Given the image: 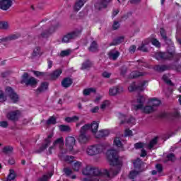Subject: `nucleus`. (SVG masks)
<instances>
[{
    "label": "nucleus",
    "mask_w": 181,
    "mask_h": 181,
    "mask_svg": "<svg viewBox=\"0 0 181 181\" xmlns=\"http://www.w3.org/2000/svg\"><path fill=\"white\" fill-rule=\"evenodd\" d=\"M103 149H104V148L101 145L89 146L86 148V153L89 156H94L98 155V153H101Z\"/></svg>",
    "instance_id": "39448f33"
},
{
    "label": "nucleus",
    "mask_w": 181,
    "mask_h": 181,
    "mask_svg": "<svg viewBox=\"0 0 181 181\" xmlns=\"http://www.w3.org/2000/svg\"><path fill=\"white\" fill-rule=\"evenodd\" d=\"M145 146H146V144L142 142L136 143L134 144L135 149H142V148H145Z\"/></svg>",
    "instance_id": "603ef678"
},
{
    "label": "nucleus",
    "mask_w": 181,
    "mask_h": 181,
    "mask_svg": "<svg viewBox=\"0 0 181 181\" xmlns=\"http://www.w3.org/2000/svg\"><path fill=\"white\" fill-rule=\"evenodd\" d=\"M40 56H42V51L40 50V47H35L32 53V57L35 58V57H38Z\"/></svg>",
    "instance_id": "72a5a7b5"
},
{
    "label": "nucleus",
    "mask_w": 181,
    "mask_h": 181,
    "mask_svg": "<svg viewBox=\"0 0 181 181\" xmlns=\"http://www.w3.org/2000/svg\"><path fill=\"white\" fill-rule=\"evenodd\" d=\"M107 156L112 168L110 170H105L103 173L107 176V177H114V176H117V175H118L119 172H121L122 160L118 158V152L116 150H108Z\"/></svg>",
    "instance_id": "f257e3e1"
},
{
    "label": "nucleus",
    "mask_w": 181,
    "mask_h": 181,
    "mask_svg": "<svg viewBox=\"0 0 181 181\" xmlns=\"http://www.w3.org/2000/svg\"><path fill=\"white\" fill-rule=\"evenodd\" d=\"M80 35H81V31L80 30L73 31L64 35L62 37V42L63 43H69L71 40H73V39H76V37H78Z\"/></svg>",
    "instance_id": "0eeeda50"
},
{
    "label": "nucleus",
    "mask_w": 181,
    "mask_h": 181,
    "mask_svg": "<svg viewBox=\"0 0 181 181\" xmlns=\"http://www.w3.org/2000/svg\"><path fill=\"white\" fill-rule=\"evenodd\" d=\"M91 129V124H86L81 127L80 134H87V131Z\"/></svg>",
    "instance_id": "f704fd0d"
},
{
    "label": "nucleus",
    "mask_w": 181,
    "mask_h": 181,
    "mask_svg": "<svg viewBox=\"0 0 181 181\" xmlns=\"http://www.w3.org/2000/svg\"><path fill=\"white\" fill-rule=\"evenodd\" d=\"M64 172L66 176H70L73 173V170H70V168H64Z\"/></svg>",
    "instance_id": "69168bd1"
},
{
    "label": "nucleus",
    "mask_w": 181,
    "mask_h": 181,
    "mask_svg": "<svg viewBox=\"0 0 181 181\" xmlns=\"http://www.w3.org/2000/svg\"><path fill=\"white\" fill-rule=\"evenodd\" d=\"M148 104L151 107H154V108L156 110V107L160 105V100H158L157 98H150L148 99Z\"/></svg>",
    "instance_id": "bb28decb"
},
{
    "label": "nucleus",
    "mask_w": 181,
    "mask_h": 181,
    "mask_svg": "<svg viewBox=\"0 0 181 181\" xmlns=\"http://www.w3.org/2000/svg\"><path fill=\"white\" fill-rule=\"evenodd\" d=\"M110 132L108 130H100L95 134V138H104V136H108Z\"/></svg>",
    "instance_id": "cd10ccee"
},
{
    "label": "nucleus",
    "mask_w": 181,
    "mask_h": 181,
    "mask_svg": "<svg viewBox=\"0 0 181 181\" xmlns=\"http://www.w3.org/2000/svg\"><path fill=\"white\" fill-rule=\"evenodd\" d=\"M86 2H87V0H76L73 6L74 12H78L84 6Z\"/></svg>",
    "instance_id": "f3484780"
},
{
    "label": "nucleus",
    "mask_w": 181,
    "mask_h": 181,
    "mask_svg": "<svg viewBox=\"0 0 181 181\" xmlns=\"http://www.w3.org/2000/svg\"><path fill=\"white\" fill-rule=\"evenodd\" d=\"M113 144L120 151H124V144H122V140L121 139V137H115Z\"/></svg>",
    "instance_id": "a878e982"
},
{
    "label": "nucleus",
    "mask_w": 181,
    "mask_h": 181,
    "mask_svg": "<svg viewBox=\"0 0 181 181\" xmlns=\"http://www.w3.org/2000/svg\"><path fill=\"white\" fill-rule=\"evenodd\" d=\"M119 119H120V124H135V119L133 117H131L128 120H127V117L124 115L119 114Z\"/></svg>",
    "instance_id": "dca6fc26"
},
{
    "label": "nucleus",
    "mask_w": 181,
    "mask_h": 181,
    "mask_svg": "<svg viewBox=\"0 0 181 181\" xmlns=\"http://www.w3.org/2000/svg\"><path fill=\"white\" fill-rule=\"evenodd\" d=\"M67 152H71V151L67 150L66 147V148H63V147H62L59 148V153L58 156L61 158H63V156H64V155H66V153H67Z\"/></svg>",
    "instance_id": "c03bdc74"
},
{
    "label": "nucleus",
    "mask_w": 181,
    "mask_h": 181,
    "mask_svg": "<svg viewBox=\"0 0 181 181\" xmlns=\"http://www.w3.org/2000/svg\"><path fill=\"white\" fill-rule=\"evenodd\" d=\"M52 138H53V133L49 134L47 137L44 140L42 146L40 147L39 149L36 150V153H42L44 151H46L50 144H52Z\"/></svg>",
    "instance_id": "423d86ee"
},
{
    "label": "nucleus",
    "mask_w": 181,
    "mask_h": 181,
    "mask_svg": "<svg viewBox=\"0 0 181 181\" xmlns=\"http://www.w3.org/2000/svg\"><path fill=\"white\" fill-rule=\"evenodd\" d=\"M137 103L138 105H134L132 107V109L135 110L136 111H138V110L142 108L144 104H145V97L139 96L137 98Z\"/></svg>",
    "instance_id": "2eb2a0df"
},
{
    "label": "nucleus",
    "mask_w": 181,
    "mask_h": 181,
    "mask_svg": "<svg viewBox=\"0 0 181 181\" xmlns=\"http://www.w3.org/2000/svg\"><path fill=\"white\" fill-rule=\"evenodd\" d=\"M107 56L110 60H117L119 57V52L116 49H112L107 53Z\"/></svg>",
    "instance_id": "b1692460"
},
{
    "label": "nucleus",
    "mask_w": 181,
    "mask_h": 181,
    "mask_svg": "<svg viewBox=\"0 0 181 181\" xmlns=\"http://www.w3.org/2000/svg\"><path fill=\"white\" fill-rule=\"evenodd\" d=\"M132 136V131L129 130V129H127L124 131V136Z\"/></svg>",
    "instance_id": "338daca9"
},
{
    "label": "nucleus",
    "mask_w": 181,
    "mask_h": 181,
    "mask_svg": "<svg viewBox=\"0 0 181 181\" xmlns=\"http://www.w3.org/2000/svg\"><path fill=\"white\" fill-rule=\"evenodd\" d=\"M151 43L153 46H156V47H159L160 46V42L156 38L151 40Z\"/></svg>",
    "instance_id": "bf43d9fd"
},
{
    "label": "nucleus",
    "mask_w": 181,
    "mask_h": 181,
    "mask_svg": "<svg viewBox=\"0 0 181 181\" xmlns=\"http://www.w3.org/2000/svg\"><path fill=\"white\" fill-rule=\"evenodd\" d=\"M108 105H110V102H108V100H105L101 104L100 108L102 110H105V108H107V107H108Z\"/></svg>",
    "instance_id": "680f3d73"
},
{
    "label": "nucleus",
    "mask_w": 181,
    "mask_h": 181,
    "mask_svg": "<svg viewBox=\"0 0 181 181\" xmlns=\"http://www.w3.org/2000/svg\"><path fill=\"white\" fill-rule=\"evenodd\" d=\"M90 129L95 135L97 134V131H98V123L97 122H93L92 124H90Z\"/></svg>",
    "instance_id": "e433bc0d"
},
{
    "label": "nucleus",
    "mask_w": 181,
    "mask_h": 181,
    "mask_svg": "<svg viewBox=\"0 0 181 181\" xmlns=\"http://www.w3.org/2000/svg\"><path fill=\"white\" fill-rule=\"evenodd\" d=\"M146 72H139L138 71H133L130 74V78H136L137 77H144Z\"/></svg>",
    "instance_id": "c756f323"
},
{
    "label": "nucleus",
    "mask_w": 181,
    "mask_h": 181,
    "mask_svg": "<svg viewBox=\"0 0 181 181\" xmlns=\"http://www.w3.org/2000/svg\"><path fill=\"white\" fill-rule=\"evenodd\" d=\"M78 141L80 144H87L90 141V136L84 133H80Z\"/></svg>",
    "instance_id": "393cba45"
},
{
    "label": "nucleus",
    "mask_w": 181,
    "mask_h": 181,
    "mask_svg": "<svg viewBox=\"0 0 181 181\" xmlns=\"http://www.w3.org/2000/svg\"><path fill=\"white\" fill-rule=\"evenodd\" d=\"M136 63H138L137 69H141L142 66L146 67V66H148V64L142 60H139L136 62Z\"/></svg>",
    "instance_id": "4d7b16f0"
},
{
    "label": "nucleus",
    "mask_w": 181,
    "mask_h": 181,
    "mask_svg": "<svg viewBox=\"0 0 181 181\" xmlns=\"http://www.w3.org/2000/svg\"><path fill=\"white\" fill-rule=\"evenodd\" d=\"M6 101V96L2 90H0V103H5Z\"/></svg>",
    "instance_id": "13d9d810"
},
{
    "label": "nucleus",
    "mask_w": 181,
    "mask_h": 181,
    "mask_svg": "<svg viewBox=\"0 0 181 181\" xmlns=\"http://www.w3.org/2000/svg\"><path fill=\"white\" fill-rule=\"evenodd\" d=\"M33 73L36 77H45V78H47V76H49V73L47 72H40L38 71H33Z\"/></svg>",
    "instance_id": "c9c22d12"
},
{
    "label": "nucleus",
    "mask_w": 181,
    "mask_h": 181,
    "mask_svg": "<svg viewBox=\"0 0 181 181\" xmlns=\"http://www.w3.org/2000/svg\"><path fill=\"white\" fill-rule=\"evenodd\" d=\"M91 93H95V89L93 88H90L88 89H85L83 90V95H90V94H91Z\"/></svg>",
    "instance_id": "3c124183"
},
{
    "label": "nucleus",
    "mask_w": 181,
    "mask_h": 181,
    "mask_svg": "<svg viewBox=\"0 0 181 181\" xmlns=\"http://www.w3.org/2000/svg\"><path fill=\"white\" fill-rule=\"evenodd\" d=\"M82 173L85 176H90L89 178H83L82 181H100L101 171L97 168L86 165L83 168Z\"/></svg>",
    "instance_id": "f03ea898"
},
{
    "label": "nucleus",
    "mask_w": 181,
    "mask_h": 181,
    "mask_svg": "<svg viewBox=\"0 0 181 181\" xmlns=\"http://www.w3.org/2000/svg\"><path fill=\"white\" fill-rule=\"evenodd\" d=\"M81 168V163L80 162H76L73 165V169L74 170H75V172H78Z\"/></svg>",
    "instance_id": "864d4df0"
},
{
    "label": "nucleus",
    "mask_w": 181,
    "mask_h": 181,
    "mask_svg": "<svg viewBox=\"0 0 181 181\" xmlns=\"http://www.w3.org/2000/svg\"><path fill=\"white\" fill-rule=\"evenodd\" d=\"M144 86H145V82L141 83V86H136L135 82H133L128 88L129 91L132 92L135 90H139L140 91L144 90Z\"/></svg>",
    "instance_id": "412c9836"
},
{
    "label": "nucleus",
    "mask_w": 181,
    "mask_h": 181,
    "mask_svg": "<svg viewBox=\"0 0 181 181\" xmlns=\"http://www.w3.org/2000/svg\"><path fill=\"white\" fill-rule=\"evenodd\" d=\"M78 119H79L78 117L74 116V117H66L65 119V121L66 122H76V121H78Z\"/></svg>",
    "instance_id": "de8ad7c7"
},
{
    "label": "nucleus",
    "mask_w": 181,
    "mask_h": 181,
    "mask_svg": "<svg viewBox=\"0 0 181 181\" xmlns=\"http://www.w3.org/2000/svg\"><path fill=\"white\" fill-rule=\"evenodd\" d=\"M124 42V37H119L109 44V46H117V45H120V43H122Z\"/></svg>",
    "instance_id": "2f4dec72"
},
{
    "label": "nucleus",
    "mask_w": 181,
    "mask_h": 181,
    "mask_svg": "<svg viewBox=\"0 0 181 181\" xmlns=\"http://www.w3.org/2000/svg\"><path fill=\"white\" fill-rule=\"evenodd\" d=\"M6 39V42H12V40H16V39H19L21 37V35L19 34H13L10 35L7 37H4Z\"/></svg>",
    "instance_id": "7c9ffc66"
},
{
    "label": "nucleus",
    "mask_w": 181,
    "mask_h": 181,
    "mask_svg": "<svg viewBox=\"0 0 181 181\" xmlns=\"http://www.w3.org/2000/svg\"><path fill=\"white\" fill-rule=\"evenodd\" d=\"M6 93L11 100L13 103H18L19 101V95L13 91V89L11 87H7L6 88Z\"/></svg>",
    "instance_id": "1a4fd4ad"
},
{
    "label": "nucleus",
    "mask_w": 181,
    "mask_h": 181,
    "mask_svg": "<svg viewBox=\"0 0 181 181\" xmlns=\"http://www.w3.org/2000/svg\"><path fill=\"white\" fill-rule=\"evenodd\" d=\"M0 29L8 30L9 29V23L7 21H0Z\"/></svg>",
    "instance_id": "79ce46f5"
},
{
    "label": "nucleus",
    "mask_w": 181,
    "mask_h": 181,
    "mask_svg": "<svg viewBox=\"0 0 181 181\" xmlns=\"http://www.w3.org/2000/svg\"><path fill=\"white\" fill-rule=\"evenodd\" d=\"M60 26V24L57 23L55 26H52L49 30H46L45 31L42 32L39 36V39H42L44 37H49V35L53 33L57 28Z\"/></svg>",
    "instance_id": "9d476101"
},
{
    "label": "nucleus",
    "mask_w": 181,
    "mask_h": 181,
    "mask_svg": "<svg viewBox=\"0 0 181 181\" xmlns=\"http://www.w3.org/2000/svg\"><path fill=\"white\" fill-rule=\"evenodd\" d=\"M93 66V63L90 62V60H86V62H83L82 66H81V70H86L87 69H90Z\"/></svg>",
    "instance_id": "4c0bfd02"
},
{
    "label": "nucleus",
    "mask_w": 181,
    "mask_h": 181,
    "mask_svg": "<svg viewBox=\"0 0 181 181\" xmlns=\"http://www.w3.org/2000/svg\"><path fill=\"white\" fill-rule=\"evenodd\" d=\"M133 165L136 169H140L144 165V162L141 160V159L137 158L136 160L133 162Z\"/></svg>",
    "instance_id": "ea45409f"
},
{
    "label": "nucleus",
    "mask_w": 181,
    "mask_h": 181,
    "mask_svg": "<svg viewBox=\"0 0 181 181\" xmlns=\"http://www.w3.org/2000/svg\"><path fill=\"white\" fill-rule=\"evenodd\" d=\"M59 129L62 132H70V131H71V128H70L68 125H64V124L60 125Z\"/></svg>",
    "instance_id": "49530a36"
},
{
    "label": "nucleus",
    "mask_w": 181,
    "mask_h": 181,
    "mask_svg": "<svg viewBox=\"0 0 181 181\" xmlns=\"http://www.w3.org/2000/svg\"><path fill=\"white\" fill-rule=\"evenodd\" d=\"M76 145V139L73 136H68L66 139L65 146L67 151H73V148Z\"/></svg>",
    "instance_id": "9b49d317"
},
{
    "label": "nucleus",
    "mask_w": 181,
    "mask_h": 181,
    "mask_svg": "<svg viewBox=\"0 0 181 181\" xmlns=\"http://www.w3.org/2000/svg\"><path fill=\"white\" fill-rule=\"evenodd\" d=\"M110 1L111 0H100L95 4V7L98 11H101V9L107 8V6H108V4H110Z\"/></svg>",
    "instance_id": "f8f14e48"
},
{
    "label": "nucleus",
    "mask_w": 181,
    "mask_h": 181,
    "mask_svg": "<svg viewBox=\"0 0 181 181\" xmlns=\"http://www.w3.org/2000/svg\"><path fill=\"white\" fill-rule=\"evenodd\" d=\"M124 91V88L118 86L112 87L109 89V95L115 97L117 94H120Z\"/></svg>",
    "instance_id": "a211bd4d"
},
{
    "label": "nucleus",
    "mask_w": 181,
    "mask_h": 181,
    "mask_svg": "<svg viewBox=\"0 0 181 181\" xmlns=\"http://www.w3.org/2000/svg\"><path fill=\"white\" fill-rule=\"evenodd\" d=\"M70 53H71L70 49L63 50L61 52L60 56L61 57H65V56H70Z\"/></svg>",
    "instance_id": "5fc2aeb1"
},
{
    "label": "nucleus",
    "mask_w": 181,
    "mask_h": 181,
    "mask_svg": "<svg viewBox=\"0 0 181 181\" xmlns=\"http://www.w3.org/2000/svg\"><path fill=\"white\" fill-rule=\"evenodd\" d=\"M62 73H63V71H62V69H57L52 73L48 74L47 77H49L51 80H57V78L60 77V74H62Z\"/></svg>",
    "instance_id": "4be33fe9"
},
{
    "label": "nucleus",
    "mask_w": 181,
    "mask_h": 181,
    "mask_svg": "<svg viewBox=\"0 0 181 181\" xmlns=\"http://www.w3.org/2000/svg\"><path fill=\"white\" fill-rule=\"evenodd\" d=\"M8 125H9V124L6 121L0 122V127H1V128H8Z\"/></svg>",
    "instance_id": "0e129e2a"
},
{
    "label": "nucleus",
    "mask_w": 181,
    "mask_h": 181,
    "mask_svg": "<svg viewBox=\"0 0 181 181\" xmlns=\"http://www.w3.org/2000/svg\"><path fill=\"white\" fill-rule=\"evenodd\" d=\"M47 125L54 124H56V118L54 117H51L47 121Z\"/></svg>",
    "instance_id": "052dcab7"
},
{
    "label": "nucleus",
    "mask_w": 181,
    "mask_h": 181,
    "mask_svg": "<svg viewBox=\"0 0 181 181\" xmlns=\"http://www.w3.org/2000/svg\"><path fill=\"white\" fill-rule=\"evenodd\" d=\"M12 6V0H0V9L8 11Z\"/></svg>",
    "instance_id": "ddd939ff"
},
{
    "label": "nucleus",
    "mask_w": 181,
    "mask_h": 181,
    "mask_svg": "<svg viewBox=\"0 0 181 181\" xmlns=\"http://www.w3.org/2000/svg\"><path fill=\"white\" fill-rule=\"evenodd\" d=\"M88 50L92 52H98V45H97V42L93 41L88 47Z\"/></svg>",
    "instance_id": "473e14b6"
},
{
    "label": "nucleus",
    "mask_w": 181,
    "mask_h": 181,
    "mask_svg": "<svg viewBox=\"0 0 181 181\" xmlns=\"http://www.w3.org/2000/svg\"><path fill=\"white\" fill-rule=\"evenodd\" d=\"M172 69V65L170 64H163V65H156L154 66V70L158 71L159 73H163V71H167L168 70Z\"/></svg>",
    "instance_id": "4468645a"
},
{
    "label": "nucleus",
    "mask_w": 181,
    "mask_h": 181,
    "mask_svg": "<svg viewBox=\"0 0 181 181\" xmlns=\"http://www.w3.org/2000/svg\"><path fill=\"white\" fill-rule=\"evenodd\" d=\"M16 177V173H15V170H10L8 175L7 177V180L11 181V180H15V178Z\"/></svg>",
    "instance_id": "a19ab883"
},
{
    "label": "nucleus",
    "mask_w": 181,
    "mask_h": 181,
    "mask_svg": "<svg viewBox=\"0 0 181 181\" xmlns=\"http://www.w3.org/2000/svg\"><path fill=\"white\" fill-rule=\"evenodd\" d=\"M73 84V80L70 78H65L62 81V87H64L65 88H68V87H70Z\"/></svg>",
    "instance_id": "c85d7f7f"
},
{
    "label": "nucleus",
    "mask_w": 181,
    "mask_h": 181,
    "mask_svg": "<svg viewBox=\"0 0 181 181\" xmlns=\"http://www.w3.org/2000/svg\"><path fill=\"white\" fill-rule=\"evenodd\" d=\"M52 175L53 174L44 175L42 177L39 178L37 181H48Z\"/></svg>",
    "instance_id": "09e8293b"
},
{
    "label": "nucleus",
    "mask_w": 181,
    "mask_h": 181,
    "mask_svg": "<svg viewBox=\"0 0 181 181\" xmlns=\"http://www.w3.org/2000/svg\"><path fill=\"white\" fill-rule=\"evenodd\" d=\"M57 146L59 148H63L64 146V140L63 139V137H60L59 139H57L52 144V146H51L48 149V153L49 155H52V150H54L57 148Z\"/></svg>",
    "instance_id": "6e6552de"
},
{
    "label": "nucleus",
    "mask_w": 181,
    "mask_h": 181,
    "mask_svg": "<svg viewBox=\"0 0 181 181\" xmlns=\"http://www.w3.org/2000/svg\"><path fill=\"white\" fill-rule=\"evenodd\" d=\"M3 152L6 155H11L13 152V147L11 146H7L3 148Z\"/></svg>",
    "instance_id": "58836bf2"
},
{
    "label": "nucleus",
    "mask_w": 181,
    "mask_h": 181,
    "mask_svg": "<svg viewBox=\"0 0 181 181\" xmlns=\"http://www.w3.org/2000/svg\"><path fill=\"white\" fill-rule=\"evenodd\" d=\"M160 33L163 39L165 40V42H166L167 40H168V42H171L170 40H168V37L166 36V33L165 32V29L160 28Z\"/></svg>",
    "instance_id": "8fccbe9b"
},
{
    "label": "nucleus",
    "mask_w": 181,
    "mask_h": 181,
    "mask_svg": "<svg viewBox=\"0 0 181 181\" xmlns=\"http://www.w3.org/2000/svg\"><path fill=\"white\" fill-rule=\"evenodd\" d=\"M21 84H25L27 87H36L37 86V79L33 76H30L29 74L24 73L21 76Z\"/></svg>",
    "instance_id": "7ed1b4c3"
},
{
    "label": "nucleus",
    "mask_w": 181,
    "mask_h": 181,
    "mask_svg": "<svg viewBox=\"0 0 181 181\" xmlns=\"http://www.w3.org/2000/svg\"><path fill=\"white\" fill-rule=\"evenodd\" d=\"M49 88V83L47 82H42L40 87L37 88L36 93L37 94H42V93H45Z\"/></svg>",
    "instance_id": "aec40b11"
},
{
    "label": "nucleus",
    "mask_w": 181,
    "mask_h": 181,
    "mask_svg": "<svg viewBox=\"0 0 181 181\" xmlns=\"http://www.w3.org/2000/svg\"><path fill=\"white\" fill-rule=\"evenodd\" d=\"M19 114L18 110L10 112L7 114V118L10 119V121H18V119H19Z\"/></svg>",
    "instance_id": "6ab92c4d"
},
{
    "label": "nucleus",
    "mask_w": 181,
    "mask_h": 181,
    "mask_svg": "<svg viewBox=\"0 0 181 181\" xmlns=\"http://www.w3.org/2000/svg\"><path fill=\"white\" fill-rule=\"evenodd\" d=\"M148 44V42H143L141 44V46H139L137 48V50H140L141 52H148V47L146 46Z\"/></svg>",
    "instance_id": "37998d69"
},
{
    "label": "nucleus",
    "mask_w": 181,
    "mask_h": 181,
    "mask_svg": "<svg viewBox=\"0 0 181 181\" xmlns=\"http://www.w3.org/2000/svg\"><path fill=\"white\" fill-rule=\"evenodd\" d=\"M158 144V138H154L153 139L150 143L148 144L147 148L148 149H152V148H153V146H156V144Z\"/></svg>",
    "instance_id": "a18cd8bd"
},
{
    "label": "nucleus",
    "mask_w": 181,
    "mask_h": 181,
    "mask_svg": "<svg viewBox=\"0 0 181 181\" xmlns=\"http://www.w3.org/2000/svg\"><path fill=\"white\" fill-rule=\"evenodd\" d=\"M137 175H138L137 171H132V172H130V173L129 175V179H134L135 176H136Z\"/></svg>",
    "instance_id": "e2e57ef3"
},
{
    "label": "nucleus",
    "mask_w": 181,
    "mask_h": 181,
    "mask_svg": "<svg viewBox=\"0 0 181 181\" xmlns=\"http://www.w3.org/2000/svg\"><path fill=\"white\" fill-rule=\"evenodd\" d=\"M163 80L166 83V84H168V86H173L172 81H170L166 75L163 76Z\"/></svg>",
    "instance_id": "6e6d98bb"
},
{
    "label": "nucleus",
    "mask_w": 181,
    "mask_h": 181,
    "mask_svg": "<svg viewBox=\"0 0 181 181\" xmlns=\"http://www.w3.org/2000/svg\"><path fill=\"white\" fill-rule=\"evenodd\" d=\"M175 57V47H171L170 49H168L167 52H158L156 54L157 60H170Z\"/></svg>",
    "instance_id": "20e7f679"
},
{
    "label": "nucleus",
    "mask_w": 181,
    "mask_h": 181,
    "mask_svg": "<svg viewBox=\"0 0 181 181\" xmlns=\"http://www.w3.org/2000/svg\"><path fill=\"white\" fill-rule=\"evenodd\" d=\"M112 28H113L114 30H117V29H119V22L115 21L113 23Z\"/></svg>",
    "instance_id": "774afa93"
},
{
    "label": "nucleus",
    "mask_w": 181,
    "mask_h": 181,
    "mask_svg": "<svg viewBox=\"0 0 181 181\" xmlns=\"http://www.w3.org/2000/svg\"><path fill=\"white\" fill-rule=\"evenodd\" d=\"M140 110H141L142 112H144V114H151V112H155L156 108L148 104L146 106H143Z\"/></svg>",
    "instance_id": "5701e85b"
}]
</instances>
